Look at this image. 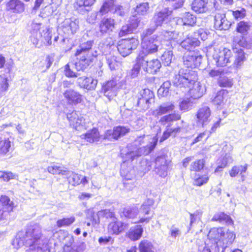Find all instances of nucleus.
<instances>
[{
	"label": "nucleus",
	"instance_id": "69168bd1",
	"mask_svg": "<svg viewBox=\"0 0 252 252\" xmlns=\"http://www.w3.org/2000/svg\"><path fill=\"white\" fill-rule=\"evenodd\" d=\"M192 106V102L190 98L183 100L180 103V109L182 111H188L190 109Z\"/></svg>",
	"mask_w": 252,
	"mask_h": 252
},
{
	"label": "nucleus",
	"instance_id": "f3484780",
	"mask_svg": "<svg viewBox=\"0 0 252 252\" xmlns=\"http://www.w3.org/2000/svg\"><path fill=\"white\" fill-rule=\"evenodd\" d=\"M196 116L197 125L204 127L210 121L211 110L208 106H203L198 110Z\"/></svg>",
	"mask_w": 252,
	"mask_h": 252
},
{
	"label": "nucleus",
	"instance_id": "aec40b11",
	"mask_svg": "<svg viewBox=\"0 0 252 252\" xmlns=\"http://www.w3.org/2000/svg\"><path fill=\"white\" fill-rule=\"evenodd\" d=\"M6 9L15 14H20L25 10V5L20 0H10L6 4Z\"/></svg>",
	"mask_w": 252,
	"mask_h": 252
},
{
	"label": "nucleus",
	"instance_id": "dca6fc26",
	"mask_svg": "<svg viewBox=\"0 0 252 252\" xmlns=\"http://www.w3.org/2000/svg\"><path fill=\"white\" fill-rule=\"evenodd\" d=\"M63 95L67 102L70 105H77L82 101V95L77 91L72 89L64 90Z\"/></svg>",
	"mask_w": 252,
	"mask_h": 252
},
{
	"label": "nucleus",
	"instance_id": "f03ea898",
	"mask_svg": "<svg viewBox=\"0 0 252 252\" xmlns=\"http://www.w3.org/2000/svg\"><path fill=\"white\" fill-rule=\"evenodd\" d=\"M41 230L38 225L29 226L25 233L19 232L13 239L12 245L15 249L23 245L34 252L45 251L48 249L47 239L41 235Z\"/></svg>",
	"mask_w": 252,
	"mask_h": 252
},
{
	"label": "nucleus",
	"instance_id": "e2e57ef3",
	"mask_svg": "<svg viewBox=\"0 0 252 252\" xmlns=\"http://www.w3.org/2000/svg\"><path fill=\"white\" fill-rule=\"evenodd\" d=\"M17 175L11 172L0 171V181L8 182L10 179H15Z\"/></svg>",
	"mask_w": 252,
	"mask_h": 252
},
{
	"label": "nucleus",
	"instance_id": "ddd939ff",
	"mask_svg": "<svg viewBox=\"0 0 252 252\" xmlns=\"http://www.w3.org/2000/svg\"><path fill=\"white\" fill-rule=\"evenodd\" d=\"M119 89L118 83L116 79L106 82L102 86L101 91L109 100L112 99L117 94Z\"/></svg>",
	"mask_w": 252,
	"mask_h": 252
},
{
	"label": "nucleus",
	"instance_id": "9d476101",
	"mask_svg": "<svg viewBox=\"0 0 252 252\" xmlns=\"http://www.w3.org/2000/svg\"><path fill=\"white\" fill-rule=\"evenodd\" d=\"M67 118L70 125L77 130L86 129L85 120L83 117L78 112L73 111L67 115Z\"/></svg>",
	"mask_w": 252,
	"mask_h": 252
},
{
	"label": "nucleus",
	"instance_id": "13d9d810",
	"mask_svg": "<svg viewBox=\"0 0 252 252\" xmlns=\"http://www.w3.org/2000/svg\"><path fill=\"white\" fill-rule=\"evenodd\" d=\"M107 63L111 70L115 69L118 66L119 62L116 61V57L111 54L106 55Z\"/></svg>",
	"mask_w": 252,
	"mask_h": 252
},
{
	"label": "nucleus",
	"instance_id": "052dcab7",
	"mask_svg": "<svg viewBox=\"0 0 252 252\" xmlns=\"http://www.w3.org/2000/svg\"><path fill=\"white\" fill-rule=\"evenodd\" d=\"M182 234L181 230L176 225H172L169 228V235L174 239L179 237Z\"/></svg>",
	"mask_w": 252,
	"mask_h": 252
},
{
	"label": "nucleus",
	"instance_id": "c85d7f7f",
	"mask_svg": "<svg viewBox=\"0 0 252 252\" xmlns=\"http://www.w3.org/2000/svg\"><path fill=\"white\" fill-rule=\"evenodd\" d=\"M126 224L124 222L115 220L111 222L108 226V231L110 234L118 235L126 227Z\"/></svg>",
	"mask_w": 252,
	"mask_h": 252
},
{
	"label": "nucleus",
	"instance_id": "b1692460",
	"mask_svg": "<svg viewBox=\"0 0 252 252\" xmlns=\"http://www.w3.org/2000/svg\"><path fill=\"white\" fill-rule=\"evenodd\" d=\"M30 40L33 45H37L42 35L40 24L32 22L31 24Z\"/></svg>",
	"mask_w": 252,
	"mask_h": 252
},
{
	"label": "nucleus",
	"instance_id": "680f3d73",
	"mask_svg": "<svg viewBox=\"0 0 252 252\" xmlns=\"http://www.w3.org/2000/svg\"><path fill=\"white\" fill-rule=\"evenodd\" d=\"M149 9V4L147 2H144L136 6L135 12L141 15H144L148 13Z\"/></svg>",
	"mask_w": 252,
	"mask_h": 252
},
{
	"label": "nucleus",
	"instance_id": "58836bf2",
	"mask_svg": "<svg viewBox=\"0 0 252 252\" xmlns=\"http://www.w3.org/2000/svg\"><path fill=\"white\" fill-rule=\"evenodd\" d=\"M181 116L179 114L172 113L161 117L159 122L162 125L165 126L167 125V126H170L172 122L179 120Z\"/></svg>",
	"mask_w": 252,
	"mask_h": 252
},
{
	"label": "nucleus",
	"instance_id": "412c9836",
	"mask_svg": "<svg viewBox=\"0 0 252 252\" xmlns=\"http://www.w3.org/2000/svg\"><path fill=\"white\" fill-rule=\"evenodd\" d=\"M115 20L109 18H103L99 23V31L102 34H109L114 29Z\"/></svg>",
	"mask_w": 252,
	"mask_h": 252
},
{
	"label": "nucleus",
	"instance_id": "c756f323",
	"mask_svg": "<svg viewBox=\"0 0 252 252\" xmlns=\"http://www.w3.org/2000/svg\"><path fill=\"white\" fill-rule=\"evenodd\" d=\"M235 238V234L233 231L227 230L226 232L223 229V233L222 235L221 241L218 242V245L222 248H226L231 245Z\"/></svg>",
	"mask_w": 252,
	"mask_h": 252
},
{
	"label": "nucleus",
	"instance_id": "473e14b6",
	"mask_svg": "<svg viewBox=\"0 0 252 252\" xmlns=\"http://www.w3.org/2000/svg\"><path fill=\"white\" fill-rule=\"evenodd\" d=\"M251 39L243 35H236L233 38V45H238L240 47L249 48L251 45Z\"/></svg>",
	"mask_w": 252,
	"mask_h": 252
},
{
	"label": "nucleus",
	"instance_id": "4be33fe9",
	"mask_svg": "<svg viewBox=\"0 0 252 252\" xmlns=\"http://www.w3.org/2000/svg\"><path fill=\"white\" fill-rule=\"evenodd\" d=\"M215 28L219 30H226L230 26V23L225 18L224 13H217L215 16Z\"/></svg>",
	"mask_w": 252,
	"mask_h": 252
},
{
	"label": "nucleus",
	"instance_id": "49530a36",
	"mask_svg": "<svg viewBox=\"0 0 252 252\" xmlns=\"http://www.w3.org/2000/svg\"><path fill=\"white\" fill-rule=\"evenodd\" d=\"M154 201L152 199L145 200L141 206L139 212L140 214L148 215L151 210V207L154 205Z\"/></svg>",
	"mask_w": 252,
	"mask_h": 252
},
{
	"label": "nucleus",
	"instance_id": "1a4fd4ad",
	"mask_svg": "<svg viewBox=\"0 0 252 252\" xmlns=\"http://www.w3.org/2000/svg\"><path fill=\"white\" fill-rule=\"evenodd\" d=\"M146 57V56H139V63H141L143 69L149 73H156L161 67L160 62L157 59L148 62Z\"/></svg>",
	"mask_w": 252,
	"mask_h": 252
},
{
	"label": "nucleus",
	"instance_id": "0eeeda50",
	"mask_svg": "<svg viewBox=\"0 0 252 252\" xmlns=\"http://www.w3.org/2000/svg\"><path fill=\"white\" fill-rule=\"evenodd\" d=\"M93 41H88L86 42L82 43L79 49L76 51L75 55L80 56V62H82L83 66H88L91 60V57L92 56L90 53V50L93 46Z\"/></svg>",
	"mask_w": 252,
	"mask_h": 252
},
{
	"label": "nucleus",
	"instance_id": "9b49d317",
	"mask_svg": "<svg viewBox=\"0 0 252 252\" xmlns=\"http://www.w3.org/2000/svg\"><path fill=\"white\" fill-rule=\"evenodd\" d=\"M185 65L189 68H195L199 66L202 61V56L195 52H189L186 53L183 57Z\"/></svg>",
	"mask_w": 252,
	"mask_h": 252
},
{
	"label": "nucleus",
	"instance_id": "72a5a7b5",
	"mask_svg": "<svg viewBox=\"0 0 252 252\" xmlns=\"http://www.w3.org/2000/svg\"><path fill=\"white\" fill-rule=\"evenodd\" d=\"M74 66L76 67L77 70H80L86 68L87 66H83L82 62H80V61L79 62L76 63L75 64L73 63L67 64L65 66L64 68V73L67 77H73L77 76V74L72 70Z\"/></svg>",
	"mask_w": 252,
	"mask_h": 252
},
{
	"label": "nucleus",
	"instance_id": "c9c22d12",
	"mask_svg": "<svg viewBox=\"0 0 252 252\" xmlns=\"http://www.w3.org/2000/svg\"><path fill=\"white\" fill-rule=\"evenodd\" d=\"M143 232V229L142 226L137 225L134 227L130 228L127 235L130 239L133 241H136L141 237Z\"/></svg>",
	"mask_w": 252,
	"mask_h": 252
},
{
	"label": "nucleus",
	"instance_id": "20e7f679",
	"mask_svg": "<svg viewBox=\"0 0 252 252\" xmlns=\"http://www.w3.org/2000/svg\"><path fill=\"white\" fill-rule=\"evenodd\" d=\"M198 80L197 73L189 69H181L174 77L172 83L185 93L189 87H191Z\"/></svg>",
	"mask_w": 252,
	"mask_h": 252
},
{
	"label": "nucleus",
	"instance_id": "393cba45",
	"mask_svg": "<svg viewBox=\"0 0 252 252\" xmlns=\"http://www.w3.org/2000/svg\"><path fill=\"white\" fill-rule=\"evenodd\" d=\"M77 83L80 87L91 90L95 88L97 81L91 77L83 76L77 79Z\"/></svg>",
	"mask_w": 252,
	"mask_h": 252
},
{
	"label": "nucleus",
	"instance_id": "603ef678",
	"mask_svg": "<svg viewBox=\"0 0 252 252\" xmlns=\"http://www.w3.org/2000/svg\"><path fill=\"white\" fill-rule=\"evenodd\" d=\"M226 94V92L224 90H222L218 92L213 99V103L216 105L221 106L224 104V95Z\"/></svg>",
	"mask_w": 252,
	"mask_h": 252
},
{
	"label": "nucleus",
	"instance_id": "39448f33",
	"mask_svg": "<svg viewBox=\"0 0 252 252\" xmlns=\"http://www.w3.org/2000/svg\"><path fill=\"white\" fill-rule=\"evenodd\" d=\"M138 43V40L135 38L123 39L119 42L117 49L120 54L125 57L129 55L132 50H135Z\"/></svg>",
	"mask_w": 252,
	"mask_h": 252
},
{
	"label": "nucleus",
	"instance_id": "338daca9",
	"mask_svg": "<svg viewBox=\"0 0 252 252\" xmlns=\"http://www.w3.org/2000/svg\"><path fill=\"white\" fill-rule=\"evenodd\" d=\"M203 159H199L194 161L190 166V170L194 171H198L202 169L204 165Z\"/></svg>",
	"mask_w": 252,
	"mask_h": 252
},
{
	"label": "nucleus",
	"instance_id": "de8ad7c7",
	"mask_svg": "<svg viewBox=\"0 0 252 252\" xmlns=\"http://www.w3.org/2000/svg\"><path fill=\"white\" fill-rule=\"evenodd\" d=\"M114 139L117 140L129 132V128L126 126H118L113 128Z\"/></svg>",
	"mask_w": 252,
	"mask_h": 252
},
{
	"label": "nucleus",
	"instance_id": "cd10ccee",
	"mask_svg": "<svg viewBox=\"0 0 252 252\" xmlns=\"http://www.w3.org/2000/svg\"><path fill=\"white\" fill-rule=\"evenodd\" d=\"M174 107L172 102L163 103L153 111V115L156 117H158L172 111Z\"/></svg>",
	"mask_w": 252,
	"mask_h": 252
},
{
	"label": "nucleus",
	"instance_id": "a211bd4d",
	"mask_svg": "<svg viewBox=\"0 0 252 252\" xmlns=\"http://www.w3.org/2000/svg\"><path fill=\"white\" fill-rule=\"evenodd\" d=\"M223 233V228H213L211 229L208 235V240H207L211 244L213 245L215 248L219 249L220 246L218 245V242L221 241L222 235Z\"/></svg>",
	"mask_w": 252,
	"mask_h": 252
},
{
	"label": "nucleus",
	"instance_id": "2eb2a0df",
	"mask_svg": "<svg viewBox=\"0 0 252 252\" xmlns=\"http://www.w3.org/2000/svg\"><path fill=\"white\" fill-rule=\"evenodd\" d=\"M171 10L166 8L155 14L151 23L150 28L149 29L154 28L155 31L157 28L158 26H161L165 20L171 14Z\"/></svg>",
	"mask_w": 252,
	"mask_h": 252
},
{
	"label": "nucleus",
	"instance_id": "6ab92c4d",
	"mask_svg": "<svg viewBox=\"0 0 252 252\" xmlns=\"http://www.w3.org/2000/svg\"><path fill=\"white\" fill-rule=\"evenodd\" d=\"M205 91V86L196 81L191 87H189L187 90L186 93L189 94L191 98L198 99L203 95Z\"/></svg>",
	"mask_w": 252,
	"mask_h": 252
},
{
	"label": "nucleus",
	"instance_id": "ea45409f",
	"mask_svg": "<svg viewBox=\"0 0 252 252\" xmlns=\"http://www.w3.org/2000/svg\"><path fill=\"white\" fill-rule=\"evenodd\" d=\"M178 22H182L183 25L193 26L196 22V18L194 15L187 12L184 15L182 18L179 19Z\"/></svg>",
	"mask_w": 252,
	"mask_h": 252
},
{
	"label": "nucleus",
	"instance_id": "f257e3e1",
	"mask_svg": "<svg viewBox=\"0 0 252 252\" xmlns=\"http://www.w3.org/2000/svg\"><path fill=\"white\" fill-rule=\"evenodd\" d=\"M144 136H140L133 144L128 145L127 151L125 156H123L124 161L121 165L120 174L125 180L124 182L125 187L129 190L132 189L135 185L133 182L129 183L126 181L134 179L136 175L134 168L131 165L128 166L129 161H132L135 158L142 155H148L155 149L158 140V137L155 136L149 141V144L139 147L144 143Z\"/></svg>",
	"mask_w": 252,
	"mask_h": 252
},
{
	"label": "nucleus",
	"instance_id": "774afa93",
	"mask_svg": "<svg viewBox=\"0 0 252 252\" xmlns=\"http://www.w3.org/2000/svg\"><path fill=\"white\" fill-rule=\"evenodd\" d=\"M219 84L220 87L230 88L233 85V82L232 79L225 77L219 80Z\"/></svg>",
	"mask_w": 252,
	"mask_h": 252
},
{
	"label": "nucleus",
	"instance_id": "7ed1b4c3",
	"mask_svg": "<svg viewBox=\"0 0 252 252\" xmlns=\"http://www.w3.org/2000/svg\"><path fill=\"white\" fill-rule=\"evenodd\" d=\"M154 32V28L147 29L141 33V50L138 56H147L153 54L161 48L160 37L157 35L151 36Z\"/></svg>",
	"mask_w": 252,
	"mask_h": 252
},
{
	"label": "nucleus",
	"instance_id": "3c124183",
	"mask_svg": "<svg viewBox=\"0 0 252 252\" xmlns=\"http://www.w3.org/2000/svg\"><path fill=\"white\" fill-rule=\"evenodd\" d=\"M9 84L8 80L5 76L0 75V98L4 95L8 90Z\"/></svg>",
	"mask_w": 252,
	"mask_h": 252
},
{
	"label": "nucleus",
	"instance_id": "e433bc0d",
	"mask_svg": "<svg viewBox=\"0 0 252 252\" xmlns=\"http://www.w3.org/2000/svg\"><path fill=\"white\" fill-rule=\"evenodd\" d=\"M247 168V164L234 166L229 171V175L231 177H235L240 174L241 176L242 181L243 182L245 180V176L243 173L246 172Z\"/></svg>",
	"mask_w": 252,
	"mask_h": 252
},
{
	"label": "nucleus",
	"instance_id": "864d4df0",
	"mask_svg": "<svg viewBox=\"0 0 252 252\" xmlns=\"http://www.w3.org/2000/svg\"><path fill=\"white\" fill-rule=\"evenodd\" d=\"M138 96H140L142 98L146 99V101H153L154 94L152 91L149 89H145L142 90L139 93Z\"/></svg>",
	"mask_w": 252,
	"mask_h": 252
},
{
	"label": "nucleus",
	"instance_id": "09e8293b",
	"mask_svg": "<svg viewBox=\"0 0 252 252\" xmlns=\"http://www.w3.org/2000/svg\"><path fill=\"white\" fill-rule=\"evenodd\" d=\"M139 210L137 207L135 206L126 207L123 211L124 215L128 218H134L137 216Z\"/></svg>",
	"mask_w": 252,
	"mask_h": 252
},
{
	"label": "nucleus",
	"instance_id": "a19ab883",
	"mask_svg": "<svg viewBox=\"0 0 252 252\" xmlns=\"http://www.w3.org/2000/svg\"><path fill=\"white\" fill-rule=\"evenodd\" d=\"M212 221H218L220 222H225L228 225H232L233 221L228 215L223 212L215 214L212 219Z\"/></svg>",
	"mask_w": 252,
	"mask_h": 252
},
{
	"label": "nucleus",
	"instance_id": "4c0bfd02",
	"mask_svg": "<svg viewBox=\"0 0 252 252\" xmlns=\"http://www.w3.org/2000/svg\"><path fill=\"white\" fill-rule=\"evenodd\" d=\"M0 203L2 206L3 211V217H5L4 212H11L13 210L14 208L13 202L11 201L10 198L6 195H2L0 197ZM2 211V210H1Z\"/></svg>",
	"mask_w": 252,
	"mask_h": 252
},
{
	"label": "nucleus",
	"instance_id": "4468645a",
	"mask_svg": "<svg viewBox=\"0 0 252 252\" xmlns=\"http://www.w3.org/2000/svg\"><path fill=\"white\" fill-rule=\"evenodd\" d=\"M168 163L164 156L158 157L155 160V172L161 177L167 175Z\"/></svg>",
	"mask_w": 252,
	"mask_h": 252
},
{
	"label": "nucleus",
	"instance_id": "2f4dec72",
	"mask_svg": "<svg viewBox=\"0 0 252 252\" xmlns=\"http://www.w3.org/2000/svg\"><path fill=\"white\" fill-rule=\"evenodd\" d=\"M200 41L194 36H188L187 38L181 40L179 43L182 48L186 50H190L192 48H195L200 45Z\"/></svg>",
	"mask_w": 252,
	"mask_h": 252
},
{
	"label": "nucleus",
	"instance_id": "a878e982",
	"mask_svg": "<svg viewBox=\"0 0 252 252\" xmlns=\"http://www.w3.org/2000/svg\"><path fill=\"white\" fill-rule=\"evenodd\" d=\"M80 137L91 143L98 142L101 139L98 130L96 128L88 130L85 134H82Z\"/></svg>",
	"mask_w": 252,
	"mask_h": 252
},
{
	"label": "nucleus",
	"instance_id": "6e6d98bb",
	"mask_svg": "<svg viewBox=\"0 0 252 252\" xmlns=\"http://www.w3.org/2000/svg\"><path fill=\"white\" fill-rule=\"evenodd\" d=\"M214 247L213 245L211 244L208 241H206L199 245L198 246V252H217L218 251V249L217 250L216 249L214 252L212 251V247Z\"/></svg>",
	"mask_w": 252,
	"mask_h": 252
},
{
	"label": "nucleus",
	"instance_id": "5701e85b",
	"mask_svg": "<svg viewBox=\"0 0 252 252\" xmlns=\"http://www.w3.org/2000/svg\"><path fill=\"white\" fill-rule=\"evenodd\" d=\"M65 175L67 176L69 183L72 186H75L80 184L84 185L88 183L86 177L75 173L72 171H66Z\"/></svg>",
	"mask_w": 252,
	"mask_h": 252
},
{
	"label": "nucleus",
	"instance_id": "f8f14e48",
	"mask_svg": "<svg viewBox=\"0 0 252 252\" xmlns=\"http://www.w3.org/2000/svg\"><path fill=\"white\" fill-rule=\"evenodd\" d=\"M79 20L74 17L66 18L62 23L63 32L68 35H73L79 29Z\"/></svg>",
	"mask_w": 252,
	"mask_h": 252
},
{
	"label": "nucleus",
	"instance_id": "37998d69",
	"mask_svg": "<svg viewBox=\"0 0 252 252\" xmlns=\"http://www.w3.org/2000/svg\"><path fill=\"white\" fill-rule=\"evenodd\" d=\"M164 36L167 40H172L180 43L183 39V33L178 32H166Z\"/></svg>",
	"mask_w": 252,
	"mask_h": 252
},
{
	"label": "nucleus",
	"instance_id": "5fc2aeb1",
	"mask_svg": "<svg viewBox=\"0 0 252 252\" xmlns=\"http://www.w3.org/2000/svg\"><path fill=\"white\" fill-rule=\"evenodd\" d=\"M139 56L136 59V63L134 65L133 68L129 72V75L132 78H136L139 74L141 67H142L141 63H139Z\"/></svg>",
	"mask_w": 252,
	"mask_h": 252
},
{
	"label": "nucleus",
	"instance_id": "423d86ee",
	"mask_svg": "<svg viewBox=\"0 0 252 252\" xmlns=\"http://www.w3.org/2000/svg\"><path fill=\"white\" fill-rule=\"evenodd\" d=\"M213 57L217 66H223L231 62L232 54L230 50L223 48L222 50H215Z\"/></svg>",
	"mask_w": 252,
	"mask_h": 252
},
{
	"label": "nucleus",
	"instance_id": "4d7b16f0",
	"mask_svg": "<svg viewBox=\"0 0 252 252\" xmlns=\"http://www.w3.org/2000/svg\"><path fill=\"white\" fill-rule=\"evenodd\" d=\"M173 59V53L172 51L170 50H167L164 52L161 57V60L162 63L164 65H169Z\"/></svg>",
	"mask_w": 252,
	"mask_h": 252
},
{
	"label": "nucleus",
	"instance_id": "6e6552de",
	"mask_svg": "<svg viewBox=\"0 0 252 252\" xmlns=\"http://www.w3.org/2000/svg\"><path fill=\"white\" fill-rule=\"evenodd\" d=\"M65 243L62 252H83L86 249V244L83 242L74 243V238L71 236L65 237Z\"/></svg>",
	"mask_w": 252,
	"mask_h": 252
},
{
	"label": "nucleus",
	"instance_id": "0e129e2a",
	"mask_svg": "<svg viewBox=\"0 0 252 252\" xmlns=\"http://www.w3.org/2000/svg\"><path fill=\"white\" fill-rule=\"evenodd\" d=\"M48 171L52 174H63L65 175L66 171L63 170L60 166L53 165L47 168Z\"/></svg>",
	"mask_w": 252,
	"mask_h": 252
},
{
	"label": "nucleus",
	"instance_id": "79ce46f5",
	"mask_svg": "<svg viewBox=\"0 0 252 252\" xmlns=\"http://www.w3.org/2000/svg\"><path fill=\"white\" fill-rule=\"evenodd\" d=\"M114 2V0H106L100 7L98 13L101 15H104L109 12L113 11L115 5Z\"/></svg>",
	"mask_w": 252,
	"mask_h": 252
},
{
	"label": "nucleus",
	"instance_id": "bf43d9fd",
	"mask_svg": "<svg viewBox=\"0 0 252 252\" xmlns=\"http://www.w3.org/2000/svg\"><path fill=\"white\" fill-rule=\"evenodd\" d=\"M75 220V218L74 217H71L68 218H63V219L58 220L57 221V225L59 227L67 226L73 223Z\"/></svg>",
	"mask_w": 252,
	"mask_h": 252
},
{
	"label": "nucleus",
	"instance_id": "8fccbe9b",
	"mask_svg": "<svg viewBox=\"0 0 252 252\" xmlns=\"http://www.w3.org/2000/svg\"><path fill=\"white\" fill-rule=\"evenodd\" d=\"M140 252H154L152 244L148 240H143L139 244Z\"/></svg>",
	"mask_w": 252,
	"mask_h": 252
},
{
	"label": "nucleus",
	"instance_id": "a18cd8bd",
	"mask_svg": "<svg viewBox=\"0 0 252 252\" xmlns=\"http://www.w3.org/2000/svg\"><path fill=\"white\" fill-rule=\"evenodd\" d=\"M11 147L10 141L8 138L0 136V155H5Z\"/></svg>",
	"mask_w": 252,
	"mask_h": 252
},
{
	"label": "nucleus",
	"instance_id": "c03bdc74",
	"mask_svg": "<svg viewBox=\"0 0 252 252\" xmlns=\"http://www.w3.org/2000/svg\"><path fill=\"white\" fill-rule=\"evenodd\" d=\"M251 26L249 22L241 21L237 24L236 30L241 35H246L250 29Z\"/></svg>",
	"mask_w": 252,
	"mask_h": 252
},
{
	"label": "nucleus",
	"instance_id": "bb28decb",
	"mask_svg": "<svg viewBox=\"0 0 252 252\" xmlns=\"http://www.w3.org/2000/svg\"><path fill=\"white\" fill-rule=\"evenodd\" d=\"M233 52L234 53V59L233 62V65L236 68L241 67L247 59L246 55L243 50L237 49L236 47L233 48Z\"/></svg>",
	"mask_w": 252,
	"mask_h": 252
},
{
	"label": "nucleus",
	"instance_id": "7c9ffc66",
	"mask_svg": "<svg viewBox=\"0 0 252 252\" xmlns=\"http://www.w3.org/2000/svg\"><path fill=\"white\" fill-rule=\"evenodd\" d=\"M135 15H136V14ZM135 15H134L133 18L131 19L129 24L124 25L122 27L119 33V36L122 37L127 34H130L136 29L138 26V23L137 22V19L135 18Z\"/></svg>",
	"mask_w": 252,
	"mask_h": 252
},
{
	"label": "nucleus",
	"instance_id": "f704fd0d",
	"mask_svg": "<svg viewBox=\"0 0 252 252\" xmlns=\"http://www.w3.org/2000/svg\"><path fill=\"white\" fill-rule=\"evenodd\" d=\"M208 0H193L192 5V9L199 13H204L207 10V4Z\"/></svg>",
	"mask_w": 252,
	"mask_h": 252
}]
</instances>
